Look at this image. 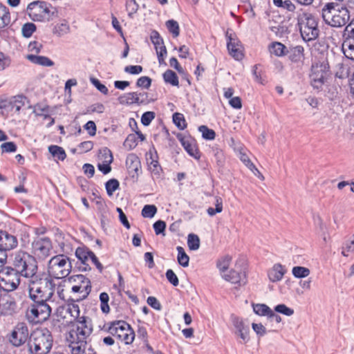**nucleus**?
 Segmentation results:
<instances>
[{
  "instance_id": "1",
  "label": "nucleus",
  "mask_w": 354,
  "mask_h": 354,
  "mask_svg": "<svg viewBox=\"0 0 354 354\" xmlns=\"http://www.w3.org/2000/svg\"><path fill=\"white\" fill-rule=\"evenodd\" d=\"M311 57V86L319 92L323 90L330 76L328 45L324 41H318L313 44Z\"/></svg>"
},
{
  "instance_id": "2",
  "label": "nucleus",
  "mask_w": 354,
  "mask_h": 354,
  "mask_svg": "<svg viewBox=\"0 0 354 354\" xmlns=\"http://www.w3.org/2000/svg\"><path fill=\"white\" fill-rule=\"evenodd\" d=\"M93 324L83 320L79 322L75 329H70L66 334V339L68 343L72 354H84L87 344V339L93 332Z\"/></svg>"
},
{
  "instance_id": "3",
  "label": "nucleus",
  "mask_w": 354,
  "mask_h": 354,
  "mask_svg": "<svg viewBox=\"0 0 354 354\" xmlns=\"http://www.w3.org/2000/svg\"><path fill=\"white\" fill-rule=\"evenodd\" d=\"M28 292L32 300L48 301L55 292V283L49 277H41L28 280Z\"/></svg>"
},
{
  "instance_id": "4",
  "label": "nucleus",
  "mask_w": 354,
  "mask_h": 354,
  "mask_svg": "<svg viewBox=\"0 0 354 354\" xmlns=\"http://www.w3.org/2000/svg\"><path fill=\"white\" fill-rule=\"evenodd\" d=\"M13 266L17 272L30 280L37 276V263L34 256L26 252L18 251L15 254Z\"/></svg>"
},
{
  "instance_id": "5",
  "label": "nucleus",
  "mask_w": 354,
  "mask_h": 354,
  "mask_svg": "<svg viewBox=\"0 0 354 354\" xmlns=\"http://www.w3.org/2000/svg\"><path fill=\"white\" fill-rule=\"evenodd\" d=\"M53 346V337L47 328L37 329L30 336L28 350L32 354H47Z\"/></svg>"
},
{
  "instance_id": "6",
  "label": "nucleus",
  "mask_w": 354,
  "mask_h": 354,
  "mask_svg": "<svg viewBox=\"0 0 354 354\" xmlns=\"http://www.w3.org/2000/svg\"><path fill=\"white\" fill-rule=\"evenodd\" d=\"M27 12L35 21H50L55 17L56 9L44 1H35L28 4Z\"/></svg>"
},
{
  "instance_id": "7",
  "label": "nucleus",
  "mask_w": 354,
  "mask_h": 354,
  "mask_svg": "<svg viewBox=\"0 0 354 354\" xmlns=\"http://www.w3.org/2000/svg\"><path fill=\"white\" fill-rule=\"evenodd\" d=\"M71 263L68 257L58 254L48 261V272L50 277L56 279L66 277L71 272Z\"/></svg>"
},
{
  "instance_id": "8",
  "label": "nucleus",
  "mask_w": 354,
  "mask_h": 354,
  "mask_svg": "<svg viewBox=\"0 0 354 354\" xmlns=\"http://www.w3.org/2000/svg\"><path fill=\"white\" fill-rule=\"evenodd\" d=\"M108 332L125 344H131L135 339V333L130 325L123 320L108 324Z\"/></svg>"
},
{
  "instance_id": "9",
  "label": "nucleus",
  "mask_w": 354,
  "mask_h": 354,
  "mask_svg": "<svg viewBox=\"0 0 354 354\" xmlns=\"http://www.w3.org/2000/svg\"><path fill=\"white\" fill-rule=\"evenodd\" d=\"M33 304L27 309L26 316L32 323H40L48 319L51 313V308L47 301L32 300Z\"/></svg>"
},
{
  "instance_id": "10",
  "label": "nucleus",
  "mask_w": 354,
  "mask_h": 354,
  "mask_svg": "<svg viewBox=\"0 0 354 354\" xmlns=\"http://www.w3.org/2000/svg\"><path fill=\"white\" fill-rule=\"evenodd\" d=\"M20 283V274L12 268L0 266V288L5 291L15 290Z\"/></svg>"
},
{
  "instance_id": "11",
  "label": "nucleus",
  "mask_w": 354,
  "mask_h": 354,
  "mask_svg": "<svg viewBox=\"0 0 354 354\" xmlns=\"http://www.w3.org/2000/svg\"><path fill=\"white\" fill-rule=\"evenodd\" d=\"M53 250L52 242L48 237L37 236L31 243V251L35 257L45 259L50 256Z\"/></svg>"
},
{
  "instance_id": "12",
  "label": "nucleus",
  "mask_w": 354,
  "mask_h": 354,
  "mask_svg": "<svg viewBox=\"0 0 354 354\" xmlns=\"http://www.w3.org/2000/svg\"><path fill=\"white\" fill-rule=\"evenodd\" d=\"M30 338L29 330L25 323H18L12 330L9 342L12 345L19 347L26 342Z\"/></svg>"
},
{
  "instance_id": "13",
  "label": "nucleus",
  "mask_w": 354,
  "mask_h": 354,
  "mask_svg": "<svg viewBox=\"0 0 354 354\" xmlns=\"http://www.w3.org/2000/svg\"><path fill=\"white\" fill-rule=\"evenodd\" d=\"M74 281L79 283L71 287V291L73 294H79L76 298L77 301L85 299L91 290L90 280L83 274L75 275Z\"/></svg>"
},
{
  "instance_id": "14",
  "label": "nucleus",
  "mask_w": 354,
  "mask_h": 354,
  "mask_svg": "<svg viewBox=\"0 0 354 354\" xmlns=\"http://www.w3.org/2000/svg\"><path fill=\"white\" fill-rule=\"evenodd\" d=\"M326 23L332 27L341 28L345 26L350 20V12L346 7L338 8L336 12H334L330 20L324 19Z\"/></svg>"
},
{
  "instance_id": "15",
  "label": "nucleus",
  "mask_w": 354,
  "mask_h": 354,
  "mask_svg": "<svg viewBox=\"0 0 354 354\" xmlns=\"http://www.w3.org/2000/svg\"><path fill=\"white\" fill-rule=\"evenodd\" d=\"M147 93L130 92L120 95L118 100L121 104H141L147 102Z\"/></svg>"
},
{
  "instance_id": "16",
  "label": "nucleus",
  "mask_w": 354,
  "mask_h": 354,
  "mask_svg": "<svg viewBox=\"0 0 354 354\" xmlns=\"http://www.w3.org/2000/svg\"><path fill=\"white\" fill-rule=\"evenodd\" d=\"M177 137L185 151L194 158H199L198 151L195 139L191 134H177Z\"/></svg>"
},
{
  "instance_id": "17",
  "label": "nucleus",
  "mask_w": 354,
  "mask_h": 354,
  "mask_svg": "<svg viewBox=\"0 0 354 354\" xmlns=\"http://www.w3.org/2000/svg\"><path fill=\"white\" fill-rule=\"evenodd\" d=\"M230 145L233 148L234 151L236 152L241 161L251 171H254L255 165L251 162L249 156L247 154V149L243 147V145L240 142H236L233 138L231 139Z\"/></svg>"
},
{
  "instance_id": "18",
  "label": "nucleus",
  "mask_w": 354,
  "mask_h": 354,
  "mask_svg": "<svg viewBox=\"0 0 354 354\" xmlns=\"http://www.w3.org/2000/svg\"><path fill=\"white\" fill-rule=\"evenodd\" d=\"M232 322L236 328L235 333L241 339V343H247L250 340V329L248 326L245 325L243 320L236 316H232Z\"/></svg>"
},
{
  "instance_id": "19",
  "label": "nucleus",
  "mask_w": 354,
  "mask_h": 354,
  "mask_svg": "<svg viewBox=\"0 0 354 354\" xmlns=\"http://www.w3.org/2000/svg\"><path fill=\"white\" fill-rule=\"evenodd\" d=\"M17 311V305L13 297L6 296L0 299V316L12 315Z\"/></svg>"
},
{
  "instance_id": "20",
  "label": "nucleus",
  "mask_w": 354,
  "mask_h": 354,
  "mask_svg": "<svg viewBox=\"0 0 354 354\" xmlns=\"http://www.w3.org/2000/svg\"><path fill=\"white\" fill-rule=\"evenodd\" d=\"M222 277L234 285L243 286L247 283L246 274L244 271L230 270L228 273L222 274Z\"/></svg>"
},
{
  "instance_id": "21",
  "label": "nucleus",
  "mask_w": 354,
  "mask_h": 354,
  "mask_svg": "<svg viewBox=\"0 0 354 354\" xmlns=\"http://www.w3.org/2000/svg\"><path fill=\"white\" fill-rule=\"evenodd\" d=\"M66 311L73 317L75 320L73 322L70 329H75L79 322L83 323V320L89 322L90 324H92L91 319L86 316H80V310L79 306L76 304L72 303L67 305Z\"/></svg>"
},
{
  "instance_id": "22",
  "label": "nucleus",
  "mask_w": 354,
  "mask_h": 354,
  "mask_svg": "<svg viewBox=\"0 0 354 354\" xmlns=\"http://www.w3.org/2000/svg\"><path fill=\"white\" fill-rule=\"evenodd\" d=\"M227 37L228 39L227 46L230 54L236 60L241 59L243 55L240 41L236 38L232 37V35H228L227 34Z\"/></svg>"
},
{
  "instance_id": "23",
  "label": "nucleus",
  "mask_w": 354,
  "mask_h": 354,
  "mask_svg": "<svg viewBox=\"0 0 354 354\" xmlns=\"http://www.w3.org/2000/svg\"><path fill=\"white\" fill-rule=\"evenodd\" d=\"M18 245V241L15 236L6 231L0 230V248L11 250Z\"/></svg>"
},
{
  "instance_id": "24",
  "label": "nucleus",
  "mask_w": 354,
  "mask_h": 354,
  "mask_svg": "<svg viewBox=\"0 0 354 354\" xmlns=\"http://www.w3.org/2000/svg\"><path fill=\"white\" fill-rule=\"evenodd\" d=\"M126 165L129 174L133 173L131 177L138 178V171L141 168L140 161L135 154H129L126 159Z\"/></svg>"
},
{
  "instance_id": "25",
  "label": "nucleus",
  "mask_w": 354,
  "mask_h": 354,
  "mask_svg": "<svg viewBox=\"0 0 354 354\" xmlns=\"http://www.w3.org/2000/svg\"><path fill=\"white\" fill-rule=\"evenodd\" d=\"M310 17L307 14L300 16L298 20L299 30L303 39L305 41H310Z\"/></svg>"
},
{
  "instance_id": "26",
  "label": "nucleus",
  "mask_w": 354,
  "mask_h": 354,
  "mask_svg": "<svg viewBox=\"0 0 354 354\" xmlns=\"http://www.w3.org/2000/svg\"><path fill=\"white\" fill-rule=\"evenodd\" d=\"M286 272L285 268L281 264L276 263L268 271V276L270 281L277 282L282 279Z\"/></svg>"
},
{
  "instance_id": "27",
  "label": "nucleus",
  "mask_w": 354,
  "mask_h": 354,
  "mask_svg": "<svg viewBox=\"0 0 354 354\" xmlns=\"http://www.w3.org/2000/svg\"><path fill=\"white\" fill-rule=\"evenodd\" d=\"M26 59L29 60L31 63L39 66L46 67L54 66V62L46 56L30 54L26 56Z\"/></svg>"
},
{
  "instance_id": "28",
  "label": "nucleus",
  "mask_w": 354,
  "mask_h": 354,
  "mask_svg": "<svg viewBox=\"0 0 354 354\" xmlns=\"http://www.w3.org/2000/svg\"><path fill=\"white\" fill-rule=\"evenodd\" d=\"M342 50L346 58L354 60V39H345L342 44Z\"/></svg>"
},
{
  "instance_id": "29",
  "label": "nucleus",
  "mask_w": 354,
  "mask_h": 354,
  "mask_svg": "<svg viewBox=\"0 0 354 354\" xmlns=\"http://www.w3.org/2000/svg\"><path fill=\"white\" fill-rule=\"evenodd\" d=\"M10 23V13L8 8L0 3V30L8 26Z\"/></svg>"
},
{
  "instance_id": "30",
  "label": "nucleus",
  "mask_w": 354,
  "mask_h": 354,
  "mask_svg": "<svg viewBox=\"0 0 354 354\" xmlns=\"http://www.w3.org/2000/svg\"><path fill=\"white\" fill-rule=\"evenodd\" d=\"M314 223L318 234L322 237L324 241L326 242L327 227L319 215L313 218Z\"/></svg>"
},
{
  "instance_id": "31",
  "label": "nucleus",
  "mask_w": 354,
  "mask_h": 354,
  "mask_svg": "<svg viewBox=\"0 0 354 354\" xmlns=\"http://www.w3.org/2000/svg\"><path fill=\"white\" fill-rule=\"evenodd\" d=\"M150 38L151 42L154 46L156 54L158 53L160 51H162V49L163 50L164 48H166L164 44L162 38L160 36V34L157 31H152L151 33Z\"/></svg>"
},
{
  "instance_id": "32",
  "label": "nucleus",
  "mask_w": 354,
  "mask_h": 354,
  "mask_svg": "<svg viewBox=\"0 0 354 354\" xmlns=\"http://www.w3.org/2000/svg\"><path fill=\"white\" fill-rule=\"evenodd\" d=\"M93 252L89 250L88 248L79 247L76 249L75 256L76 257L84 264H86L91 257V254Z\"/></svg>"
},
{
  "instance_id": "33",
  "label": "nucleus",
  "mask_w": 354,
  "mask_h": 354,
  "mask_svg": "<svg viewBox=\"0 0 354 354\" xmlns=\"http://www.w3.org/2000/svg\"><path fill=\"white\" fill-rule=\"evenodd\" d=\"M48 151L50 154L59 160H64L66 158V153L64 149L57 145H50L48 147Z\"/></svg>"
},
{
  "instance_id": "34",
  "label": "nucleus",
  "mask_w": 354,
  "mask_h": 354,
  "mask_svg": "<svg viewBox=\"0 0 354 354\" xmlns=\"http://www.w3.org/2000/svg\"><path fill=\"white\" fill-rule=\"evenodd\" d=\"M164 81L172 86H178V77L175 72L171 70H167L162 75Z\"/></svg>"
},
{
  "instance_id": "35",
  "label": "nucleus",
  "mask_w": 354,
  "mask_h": 354,
  "mask_svg": "<svg viewBox=\"0 0 354 354\" xmlns=\"http://www.w3.org/2000/svg\"><path fill=\"white\" fill-rule=\"evenodd\" d=\"M350 74V67L343 63L336 65L335 77L339 79L348 78Z\"/></svg>"
},
{
  "instance_id": "36",
  "label": "nucleus",
  "mask_w": 354,
  "mask_h": 354,
  "mask_svg": "<svg viewBox=\"0 0 354 354\" xmlns=\"http://www.w3.org/2000/svg\"><path fill=\"white\" fill-rule=\"evenodd\" d=\"M286 47L281 43L274 41L269 46V51L271 54H273L277 57L284 55V50Z\"/></svg>"
},
{
  "instance_id": "37",
  "label": "nucleus",
  "mask_w": 354,
  "mask_h": 354,
  "mask_svg": "<svg viewBox=\"0 0 354 354\" xmlns=\"http://www.w3.org/2000/svg\"><path fill=\"white\" fill-rule=\"evenodd\" d=\"M252 308L255 314L259 316H267L268 317L272 310L267 305L263 304H253Z\"/></svg>"
},
{
  "instance_id": "38",
  "label": "nucleus",
  "mask_w": 354,
  "mask_h": 354,
  "mask_svg": "<svg viewBox=\"0 0 354 354\" xmlns=\"http://www.w3.org/2000/svg\"><path fill=\"white\" fill-rule=\"evenodd\" d=\"M231 261L232 257L229 255L224 256L218 260L216 266L221 272V274L226 273L225 272L228 269Z\"/></svg>"
},
{
  "instance_id": "39",
  "label": "nucleus",
  "mask_w": 354,
  "mask_h": 354,
  "mask_svg": "<svg viewBox=\"0 0 354 354\" xmlns=\"http://www.w3.org/2000/svg\"><path fill=\"white\" fill-rule=\"evenodd\" d=\"M148 169L151 171L153 178H160L162 172V168L160 165L158 159L156 160H152L149 162Z\"/></svg>"
},
{
  "instance_id": "40",
  "label": "nucleus",
  "mask_w": 354,
  "mask_h": 354,
  "mask_svg": "<svg viewBox=\"0 0 354 354\" xmlns=\"http://www.w3.org/2000/svg\"><path fill=\"white\" fill-rule=\"evenodd\" d=\"M98 159L100 162L111 163L113 160V155L110 149L106 147L100 150Z\"/></svg>"
},
{
  "instance_id": "41",
  "label": "nucleus",
  "mask_w": 354,
  "mask_h": 354,
  "mask_svg": "<svg viewBox=\"0 0 354 354\" xmlns=\"http://www.w3.org/2000/svg\"><path fill=\"white\" fill-rule=\"evenodd\" d=\"M177 251H178V263L182 266L184 268H186L189 266V256L185 253L184 249L180 247H177Z\"/></svg>"
},
{
  "instance_id": "42",
  "label": "nucleus",
  "mask_w": 354,
  "mask_h": 354,
  "mask_svg": "<svg viewBox=\"0 0 354 354\" xmlns=\"http://www.w3.org/2000/svg\"><path fill=\"white\" fill-rule=\"evenodd\" d=\"M187 245L191 250H197L200 247L198 236L194 234H189L187 237Z\"/></svg>"
},
{
  "instance_id": "43",
  "label": "nucleus",
  "mask_w": 354,
  "mask_h": 354,
  "mask_svg": "<svg viewBox=\"0 0 354 354\" xmlns=\"http://www.w3.org/2000/svg\"><path fill=\"white\" fill-rule=\"evenodd\" d=\"M292 273L295 278H304L310 274V270L302 266H295L292 268Z\"/></svg>"
},
{
  "instance_id": "44",
  "label": "nucleus",
  "mask_w": 354,
  "mask_h": 354,
  "mask_svg": "<svg viewBox=\"0 0 354 354\" xmlns=\"http://www.w3.org/2000/svg\"><path fill=\"white\" fill-rule=\"evenodd\" d=\"M215 209L209 207L207 209V212L210 216H213L216 213H221L223 211V200L220 196L215 197Z\"/></svg>"
},
{
  "instance_id": "45",
  "label": "nucleus",
  "mask_w": 354,
  "mask_h": 354,
  "mask_svg": "<svg viewBox=\"0 0 354 354\" xmlns=\"http://www.w3.org/2000/svg\"><path fill=\"white\" fill-rule=\"evenodd\" d=\"M165 25L168 30L173 35L174 37H176L179 35L180 28L178 23L174 19H169L166 21Z\"/></svg>"
},
{
  "instance_id": "46",
  "label": "nucleus",
  "mask_w": 354,
  "mask_h": 354,
  "mask_svg": "<svg viewBox=\"0 0 354 354\" xmlns=\"http://www.w3.org/2000/svg\"><path fill=\"white\" fill-rule=\"evenodd\" d=\"M70 27L66 22H62L55 26L53 33L59 37L64 36V35L69 32Z\"/></svg>"
},
{
  "instance_id": "47",
  "label": "nucleus",
  "mask_w": 354,
  "mask_h": 354,
  "mask_svg": "<svg viewBox=\"0 0 354 354\" xmlns=\"http://www.w3.org/2000/svg\"><path fill=\"white\" fill-rule=\"evenodd\" d=\"M119 182L116 179L113 178L108 180L105 184L107 194L111 196L113 192L119 188Z\"/></svg>"
},
{
  "instance_id": "48",
  "label": "nucleus",
  "mask_w": 354,
  "mask_h": 354,
  "mask_svg": "<svg viewBox=\"0 0 354 354\" xmlns=\"http://www.w3.org/2000/svg\"><path fill=\"white\" fill-rule=\"evenodd\" d=\"M173 122L180 130H183L186 127L185 120L182 113H175L173 115Z\"/></svg>"
},
{
  "instance_id": "49",
  "label": "nucleus",
  "mask_w": 354,
  "mask_h": 354,
  "mask_svg": "<svg viewBox=\"0 0 354 354\" xmlns=\"http://www.w3.org/2000/svg\"><path fill=\"white\" fill-rule=\"evenodd\" d=\"M157 212V208L154 205H146L142 209V216L145 218H152Z\"/></svg>"
},
{
  "instance_id": "50",
  "label": "nucleus",
  "mask_w": 354,
  "mask_h": 354,
  "mask_svg": "<svg viewBox=\"0 0 354 354\" xmlns=\"http://www.w3.org/2000/svg\"><path fill=\"white\" fill-rule=\"evenodd\" d=\"M36 30V26L32 23L25 24L21 28L22 35L25 37H30Z\"/></svg>"
},
{
  "instance_id": "51",
  "label": "nucleus",
  "mask_w": 354,
  "mask_h": 354,
  "mask_svg": "<svg viewBox=\"0 0 354 354\" xmlns=\"http://www.w3.org/2000/svg\"><path fill=\"white\" fill-rule=\"evenodd\" d=\"M274 310L277 313H281L286 316H292L294 314V310L288 307L285 304H279L274 307Z\"/></svg>"
},
{
  "instance_id": "52",
  "label": "nucleus",
  "mask_w": 354,
  "mask_h": 354,
  "mask_svg": "<svg viewBox=\"0 0 354 354\" xmlns=\"http://www.w3.org/2000/svg\"><path fill=\"white\" fill-rule=\"evenodd\" d=\"M137 145L136 134H129L124 142V146L129 149L134 148Z\"/></svg>"
},
{
  "instance_id": "53",
  "label": "nucleus",
  "mask_w": 354,
  "mask_h": 354,
  "mask_svg": "<svg viewBox=\"0 0 354 354\" xmlns=\"http://www.w3.org/2000/svg\"><path fill=\"white\" fill-rule=\"evenodd\" d=\"M42 48L43 45L37 41L30 42L28 46V50L32 53V54L35 55L39 54L41 52Z\"/></svg>"
},
{
  "instance_id": "54",
  "label": "nucleus",
  "mask_w": 354,
  "mask_h": 354,
  "mask_svg": "<svg viewBox=\"0 0 354 354\" xmlns=\"http://www.w3.org/2000/svg\"><path fill=\"white\" fill-rule=\"evenodd\" d=\"M151 85V79L147 76H142L138 79L136 86L145 88H149Z\"/></svg>"
},
{
  "instance_id": "55",
  "label": "nucleus",
  "mask_w": 354,
  "mask_h": 354,
  "mask_svg": "<svg viewBox=\"0 0 354 354\" xmlns=\"http://www.w3.org/2000/svg\"><path fill=\"white\" fill-rule=\"evenodd\" d=\"M338 8L341 7L336 3L330 2L326 3L325 6L322 8L324 19H325L326 17V12H328V13H331L332 11L336 12Z\"/></svg>"
},
{
  "instance_id": "56",
  "label": "nucleus",
  "mask_w": 354,
  "mask_h": 354,
  "mask_svg": "<svg viewBox=\"0 0 354 354\" xmlns=\"http://www.w3.org/2000/svg\"><path fill=\"white\" fill-rule=\"evenodd\" d=\"M252 328L259 337H263L267 333L266 327L261 323H252Z\"/></svg>"
},
{
  "instance_id": "57",
  "label": "nucleus",
  "mask_w": 354,
  "mask_h": 354,
  "mask_svg": "<svg viewBox=\"0 0 354 354\" xmlns=\"http://www.w3.org/2000/svg\"><path fill=\"white\" fill-rule=\"evenodd\" d=\"M165 275H166L167 279L174 286H177L178 285V283H179L178 278L172 270H171V269L167 270Z\"/></svg>"
},
{
  "instance_id": "58",
  "label": "nucleus",
  "mask_w": 354,
  "mask_h": 354,
  "mask_svg": "<svg viewBox=\"0 0 354 354\" xmlns=\"http://www.w3.org/2000/svg\"><path fill=\"white\" fill-rule=\"evenodd\" d=\"M93 147V143L91 141H84L77 146V149L80 153H86L91 151Z\"/></svg>"
},
{
  "instance_id": "59",
  "label": "nucleus",
  "mask_w": 354,
  "mask_h": 354,
  "mask_svg": "<svg viewBox=\"0 0 354 354\" xmlns=\"http://www.w3.org/2000/svg\"><path fill=\"white\" fill-rule=\"evenodd\" d=\"M124 70V72H126L127 73H129L131 75H138L142 71L143 68L140 65H135V66L129 65V66H127Z\"/></svg>"
},
{
  "instance_id": "60",
  "label": "nucleus",
  "mask_w": 354,
  "mask_h": 354,
  "mask_svg": "<svg viewBox=\"0 0 354 354\" xmlns=\"http://www.w3.org/2000/svg\"><path fill=\"white\" fill-rule=\"evenodd\" d=\"M352 252H354V239L344 243V246L342 248V254L344 257H347L348 253Z\"/></svg>"
},
{
  "instance_id": "61",
  "label": "nucleus",
  "mask_w": 354,
  "mask_h": 354,
  "mask_svg": "<svg viewBox=\"0 0 354 354\" xmlns=\"http://www.w3.org/2000/svg\"><path fill=\"white\" fill-rule=\"evenodd\" d=\"M153 229L155 231V233L158 235L160 234H162L166 228V223L165 221L159 220L154 223L153 224Z\"/></svg>"
},
{
  "instance_id": "62",
  "label": "nucleus",
  "mask_w": 354,
  "mask_h": 354,
  "mask_svg": "<svg viewBox=\"0 0 354 354\" xmlns=\"http://www.w3.org/2000/svg\"><path fill=\"white\" fill-rule=\"evenodd\" d=\"M1 149L2 152L10 153L16 151L17 147L14 142H8L1 144Z\"/></svg>"
},
{
  "instance_id": "63",
  "label": "nucleus",
  "mask_w": 354,
  "mask_h": 354,
  "mask_svg": "<svg viewBox=\"0 0 354 354\" xmlns=\"http://www.w3.org/2000/svg\"><path fill=\"white\" fill-rule=\"evenodd\" d=\"M126 9L129 16L132 17L137 12L138 5L136 1H133V2H126Z\"/></svg>"
},
{
  "instance_id": "64",
  "label": "nucleus",
  "mask_w": 354,
  "mask_h": 354,
  "mask_svg": "<svg viewBox=\"0 0 354 354\" xmlns=\"http://www.w3.org/2000/svg\"><path fill=\"white\" fill-rule=\"evenodd\" d=\"M154 117L155 114L153 112H145L141 117V122L144 125L147 126L150 124V122L152 121Z\"/></svg>"
}]
</instances>
